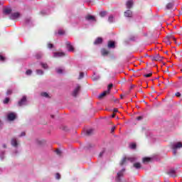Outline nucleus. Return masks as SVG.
I'll list each match as a JSON object with an SVG mask.
<instances>
[{
  "label": "nucleus",
  "instance_id": "nucleus-1",
  "mask_svg": "<svg viewBox=\"0 0 182 182\" xmlns=\"http://www.w3.org/2000/svg\"><path fill=\"white\" fill-rule=\"evenodd\" d=\"M137 160V158L133 156V157H124L122 160L120 161L119 164L120 166H127L129 164V163H134V161H136Z\"/></svg>",
  "mask_w": 182,
  "mask_h": 182
},
{
  "label": "nucleus",
  "instance_id": "nucleus-2",
  "mask_svg": "<svg viewBox=\"0 0 182 182\" xmlns=\"http://www.w3.org/2000/svg\"><path fill=\"white\" fill-rule=\"evenodd\" d=\"M171 149L173 151V154H177V150H180V149H182V142L178 141L173 143L171 145Z\"/></svg>",
  "mask_w": 182,
  "mask_h": 182
},
{
  "label": "nucleus",
  "instance_id": "nucleus-3",
  "mask_svg": "<svg viewBox=\"0 0 182 182\" xmlns=\"http://www.w3.org/2000/svg\"><path fill=\"white\" fill-rule=\"evenodd\" d=\"M11 144L14 149H18L20 145L19 139H17L16 137L11 138Z\"/></svg>",
  "mask_w": 182,
  "mask_h": 182
},
{
  "label": "nucleus",
  "instance_id": "nucleus-4",
  "mask_svg": "<svg viewBox=\"0 0 182 182\" xmlns=\"http://www.w3.org/2000/svg\"><path fill=\"white\" fill-rule=\"evenodd\" d=\"M166 174L169 176V177H177V169L173 168H169L166 171Z\"/></svg>",
  "mask_w": 182,
  "mask_h": 182
},
{
  "label": "nucleus",
  "instance_id": "nucleus-5",
  "mask_svg": "<svg viewBox=\"0 0 182 182\" xmlns=\"http://www.w3.org/2000/svg\"><path fill=\"white\" fill-rule=\"evenodd\" d=\"M125 171H126V169L123 168L122 170H121L120 171H119L117 173V176L115 178V181H117V182L122 181V178L123 177V174Z\"/></svg>",
  "mask_w": 182,
  "mask_h": 182
},
{
  "label": "nucleus",
  "instance_id": "nucleus-6",
  "mask_svg": "<svg viewBox=\"0 0 182 182\" xmlns=\"http://www.w3.org/2000/svg\"><path fill=\"white\" fill-rule=\"evenodd\" d=\"M16 119V113L15 112H9L7 114V119L9 122H14Z\"/></svg>",
  "mask_w": 182,
  "mask_h": 182
},
{
  "label": "nucleus",
  "instance_id": "nucleus-7",
  "mask_svg": "<svg viewBox=\"0 0 182 182\" xmlns=\"http://www.w3.org/2000/svg\"><path fill=\"white\" fill-rule=\"evenodd\" d=\"M65 45L68 52H75V48L73 47V46H72V43H70V42L67 41L65 43Z\"/></svg>",
  "mask_w": 182,
  "mask_h": 182
},
{
  "label": "nucleus",
  "instance_id": "nucleus-8",
  "mask_svg": "<svg viewBox=\"0 0 182 182\" xmlns=\"http://www.w3.org/2000/svg\"><path fill=\"white\" fill-rule=\"evenodd\" d=\"M66 56L64 52H55L53 53V58H63Z\"/></svg>",
  "mask_w": 182,
  "mask_h": 182
},
{
  "label": "nucleus",
  "instance_id": "nucleus-9",
  "mask_svg": "<svg viewBox=\"0 0 182 182\" xmlns=\"http://www.w3.org/2000/svg\"><path fill=\"white\" fill-rule=\"evenodd\" d=\"M18 106H26V96H23L18 103Z\"/></svg>",
  "mask_w": 182,
  "mask_h": 182
},
{
  "label": "nucleus",
  "instance_id": "nucleus-10",
  "mask_svg": "<svg viewBox=\"0 0 182 182\" xmlns=\"http://www.w3.org/2000/svg\"><path fill=\"white\" fill-rule=\"evenodd\" d=\"M80 90V85H77L76 87L74 89V90L73 92V96L74 97H76V96H77V95H79Z\"/></svg>",
  "mask_w": 182,
  "mask_h": 182
},
{
  "label": "nucleus",
  "instance_id": "nucleus-11",
  "mask_svg": "<svg viewBox=\"0 0 182 182\" xmlns=\"http://www.w3.org/2000/svg\"><path fill=\"white\" fill-rule=\"evenodd\" d=\"M21 16V14L18 12L13 13L10 15L9 18L12 20L18 19Z\"/></svg>",
  "mask_w": 182,
  "mask_h": 182
},
{
  "label": "nucleus",
  "instance_id": "nucleus-12",
  "mask_svg": "<svg viewBox=\"0 0 182 182\" xmlns=\"http://www.w3.org/2000/svg\"><path fill=\"white\" fill-rule=\"evenodd\" d=\"M12 9H11V7H6L3 9V14H4V15H10Z\"/></svg>",
  "mask_w": 182,
  "mask_h": 182
},
{
  "label": "nucleus",
  "instance_id": "nucleus-13",
  "mask_svg": "<svg viewBox=\"0 0 182 182\" xmlns=\"http://www.w3.org/2000/svg\"><path fill=\"white\" fill-rule=\"evenodd\" d=\"M124 15L126 18H132L133 17V12L130 10H127Z\"/></svg>",
  "mask_w": 182,
  "mask_h": 182
},
{
  "label": "nucleus",
  "instance_id": "nucleus-14",
  "mask_svg": "<svg viewBox=\"0 0 182 182\" xmlns=\"http://www.w3.org/2000/svg\"><path fill=\"white\" fill-rule=\"evenodd\" d=\"M85 19L86 21H89L90 22H96V18L92 15H87L85 17Z\"/></svg>",
  "mask_w": 182,
  "mask_h": 182
},
{
  "label": "nucleus",
  "instance_id": "nucleus-15",
  "mask_svg": "<svg viewBox=\"0 0 182 182\" xmlns=\"http://www.w3.org/2000/svg\"><path fill=\"white\" fill-rule=\"evenodd\" d=\"M151 60L155 61L161 60V57L159 54H156V55L151 56Z\"/></svg>",
  "mask_w": 182,
  "mask_h": 182
},
{
  "label": "nucleus",
  "instance_id": "nucleus-16",
  "mask_svg": "<svg viewBox=\"0 0 182 182\" xmlns=\"http://www.w3.org/2000/svg\"><path fill=\"white\" fill-rule=\"evenodd\" d=\"M126 6L127 9H132V7L133 6V0L127 1L126 3Z\"/></svg>",
  "mask_w": 182,
  "mask_h": 182
},
{
  "label": "nucleus",
  "instance_id": "nucleus-17",
  "mask_svg": "<svg viewBox=\"0 0 182 182\" xmlns=\"http://www.w3.org/2000/svg\"><path fill=\"white\" fill-rule=\"evenodd\" d=\"M41 97H46V99H50V94L46 92H43L41 93Z\"/></svg>",
  "mask_w": 182,
  "mask_h": 182
},
{
  "label": "nucleus",
  "instance_id": "nucleus-18",
  "mask_svg": "<svg viewBox=\"0 0 182 182\" xmlns=\"http://www.w3.org/2000/svg\"><path fill=\"white\" fill-rule=\"evenodd\" d=\"M109 93H110L109 92V90H107L106 91H104L102 93L100 94L98 97H99V99H102V98L105 97V96H106V95H109Z\"/></svg>",
  "mask_w": 182,
  "mask_h": 182
},
{
  "label": "nucleus",
  "instance_id": "nucleus-19",
  "mask_svg": "<svg viewBox=\"0 0 182 182\" xmlns=\"http://www.w3.org/2000/svg\"><path fill=\"white\" fill-rule=\"evenodd\" d=\"M152 159L150 157H144L142 159V161L144 164H147V163H150Z\"/></svg>",
  "mask_w": 182,
  "mask_h": 182
},
{
  "label": "nucleus",
  "instance_id": "nucleus-20",
  "mask_svg": "<svg viewBox=\"0 0 182 182\" xmlns=\"http://www.w3.org/2000/svg\"><path fill=\"white\" fill-rule=\"evenodd\" d=\"M102 42H103V39H102V38L99 37L95 41L94 45H100V43H102Z\"/></svg>",
  "mask_w": 182,
  "mask_h": 182
},
{
  "label": "nucleus",
  "instance_id": "nucleus-21",
  "mask_svg": "<svg viewBox=\"0 0 182 182\" xmlns=\"http://www.w3.org/2000/svg\"><path fill=\"white\" fill-rule=\"evenodd\" d=\"M92 79L94 82H96V80H99V79H100V75H96V73H94Z\"/></svg>",
  "mask_w": 182,
  "mask_h": 182
},
{
  "label": "nucleus",
  "instance_id": "nucleus-22",
  "mask_svg": "<svg viewBox=\"0 0 182 182\" xmlns=\"http://www.w3.org/2000/svg\"><path fill=\"white\" fill-rule=\"evenodd\" d=\"M108 48L109 49H114V48H115L114 41L108 42Z\"/></svg>",
  "mask_w": 182,
  "mask_h": 182
},
{
  "label": "nucleus",
  "instance_id": "nucleus-23",
  "mask_svg": "<svg viewBox=\"0 0 182 182\" xmlns=\"http://www.w3.org/2000/svg\"><path fill=\"white\" fill-rule=\"evenodd\" d=\"M101 53L102 55V56H107V55H109V51L105 48L101 50Z\"/></svg>",
  "mask_w": 182,
  "mask_h": 182
},
{
  "label": "nucleus",
  "instance_id": "nucleus-24",
  "mask_svg": "<svg viewBox=\"0 0 182 182\" xmlns=\"http://www.w3.org/2000/svg\"><path fill=\"white\" fill-rule=\"evenodd\" d=\"M25 23L27 26H32V21H31V18H28L26 19Z\"/></svg>",
  "mask_w": 182,
  "mask_h": 182
},
{
  "label": "nucleus",
  "instance_id": "nucleus-25",
  "mask_svg": "<svg viewBox=\"0 0 182 182\" xmlns=\"http://www.w3.org/2000/svg\"><path fill=\"white\" fill-rule=\"evenodd\" d=\"M56 73H58V75H62V73H63L65 69H63V68H56Z\"/></svg>",
  "mask_w": 182,
  "mask_h": 182
},
{
  "label": "nucleus",
  "instance_id": "nucleus-26",
  "mask_svg": "<svg viewBox=\"0 0 182 182\" xmlns=\"http://www.w3.org/2000/svg\"><path fill=\"white\" fill-rule=\"evenodd\" d=\"M41 66L43 68V69H48L49 66H48V64L46 63H41Z\"/></svg>",
  "mask_w": 182,
  "mask_h": 182
},
{
  "label": "nucleus",
  "instance_id": "nucleus-27",
  "mask_svg": "<svg viewBox=\"0 0 182 182\" xmlns=\"http://www.w3.org/2000/svg\"><path fill=\"white\" fill-rule=\"evenodd\" d=\"M36 75H38L39 76H42L45 73L42 70H39V69L36 70Z\"/></svg>",
  "mask_w": 182,
  "mask_h": 182
},
{
  "label": "nucleus",
  "instance_id": "nucleus-28",
  "mask_svg": "<svg viewBox=\"0 0 182 182\" xmlns=\"http://www.w3.org/2000/svg\"><path fill=\"white\" fill-rule=\"evenodd\" d=\"M0 159L4 160L5 159V151H1L0 152Z\"/></svg>",
  "mask_w": 182,
  "mask_h": 182
},
{
  "label": "nucleus",
  "instance_id": "nucleus-29",
  "mask_svg": "<svg viewBox=\"0 0 182 182\" xmlns=\"http://www.w3.org/2000/svg\"><path fill=\"white\" fill-rule=\"evenodd\" d=\"M43 57V53H38L36 55V58L37 59H41V58Z\"/></svg>",
  "mask_w": 182,
  "mask_h": 182
},
{
  "label": "nucleus",
  "instance_id": "nucleus-30",
  "mask_svg": "<svg viewBox=\"0 0 182 182\" xmlns=\"http://www.w3.org/2000/svg\"><path fill=\"white\" fill-rule=\"evenodd\" d=\"M18 154H19V151L18 149H16L12 152L13 157H16Z\"/></svg>",
  "mask_w": 182,
  "mask_h": 182
},
{
  "label": "nucleus",
  "instance_id": "nucleus-31",
  "mask_svg": "<svg viewBox=\"0 0 182 182\" xmlns=\"http://www.w3.org/2000/svg\"><path fill=\"white\" fill-rule=\"evenodd\" d=\"M134 167L135 168H141V164H140V163H135L134 164Z\"/></svg>",
  "mask_w": 182,
  "mask_h": 182
},
{
  "label": "nucleus",
  "instance_id": "nucleus-32",
  "mask_svg": "<svg viewBox=\"0 0 182 182\" xmlns=\"http://www.w3.org/2000/svg\"><path fill=\"white\" fill-rule=\"evenodd\" d=\"M114 18L113 17V16H109L108 18V21L112 23L114 22Z\"/></svg>",
  "mask_w": 182,
  "mask_h": 182
},
{
  "label": "nucleus",
  "instance_id": "nucleus-33",
  "mask_svg": "<svg viewBox=\"0 0 182 182\" xmlns=\"http://www.w3.org/2000/svg\"><path fill=\"white\" fill-rule=\"evenodd\" d=\"M173 3H168L167 5H166V9H171L173 8Z\"/></svg>",
  "mask_w": 182,
  "mask_h": 182
},
{
  "label": "nucleus",
  "instance_id": "nucleus-34",
  "mask_svg": "<svg viewBox=\"0 0 182 182\" xmlns=\"http://www.w3.org/2000/svg\"><path fill=\"white\" fill-rule=\"evenodd\" d=\"M107 13L106 12V11H101L100 13V16H101V18H104V16H106V14H107Z\"/></svg>",
  "mask_w": 182,
  "mask_h": 182
},
{
  "label": "nucleus",
  "instance_id": "nucleus-35",
  "mask_svg": "<svg viewBox=\"0 0 182 182\" xmlns=\"http://www.w3.org/2000/svg\"><path fill=\"white\" fill-rule=\"evenodd\" d=\"M26 75L27 76H31V75H32V70H27L26 71Z\"/></svg>",
  "mask_w": 182,
  "mask_h": 182
},
{
  "label": "nucleus",
  "instance_id": "nucleus-36",
  "mask_svg": "<svg viewBox=\"0 0 182 182\" xmlns=\"http://www.w3.org/2000/svg\"><path fill=\"white\" fill-rule=\"evenodd\" d=\"M36 144H38V145L41 146V144H43V141L37 139V140L36 141Z\"/></svg>",
  "mask_w": 182,
  "mask_h": 182
},
{
  "label": "nucleus",
  "instance_id": "nucleus-37",
  "mask_svg": "<svg viewBox=\"0 0 182 182\" xmlns=\"http://www.w3.org/2000/svg\"><path fill=\"white\" fill-rule=\"evenodd\" d=\"M92 133H93V129H90L87 130V134H88V136H90Z\"/></svg>",
  "mask_w": 182,
  "mask_h": 182
},
{
  "label": "nucleus",
  "instance_id": "nucleus-38",
  "mask_svg": "<svg viewBox=\"0 0 182 182\" xmlns=\"http://www.w3.org/2000/svg\"><path fill=\"white\" fill-rule=\"evenodd\" d=\"M129 147H130V149H136V144H134V143L130 144Z\"/></svg>",
  "mask_w": 182,
  "mask_h": 182
},
{
  "label": "nucleus",
  "instance_id": "nucleus-39",
  "mask_svg": "<svg viewBox=\"0 0 182 182\" xmlns=\"http://www.w3.org/2000/svg\"><path fill=\"white\" fill-rule=\"evenodd\" d=\"M8 103H9V98L6 97V99H4V105H8Z\"/></svg>",
  "mask_w": 182,
  "mask_h": 182
},
{
  "label": "nucleus",
  "instance_id": "nucleus-40",
  "mask_svg": "<svg viewBox=\"0 0 182 182\" xmlns=\"http://www.w3.org/2000/svg\"><path fill=\"white\" fill-rule=\"evenodd\" d=\"M85 77V73H80L78 79H83Z\"/></svg>",
  "mask_w": 182,
  "mask_h": 182
},
{
  "label": "nucleus",
  "instance_id": "nucleus-41",
  "mask_svg": "<svg viewBox=\"0 0 182 182\" xmlns=\"http://www.w3.org/2000/svg\"><path fill=\"white\" fill-rule=\"evenodd\" d=\"M58 35H65V31L63 30H58Z\"/></svg>",
  "mask_w": 182,
  "mask_h": 182
},
{
  "label": "nucleus",
  "instance_id": "nucleus-42",
  "mask_svg": "<svg viewBox=\"0 0 182 182\" xmlns=\"http://www.w3.org/2000/svg\"><path fill=\"white\" fill-rule=\"evenodd\" d=\"M6 59L5 57L0 55V62H5Z\"/></svg>",
  "mask_w": 182,
  "mask_h": 182
},
{
  "label": "nucleus",
  "instance_id": "nucleus-43",
  "mask_svg": "<svg viewBox=\"0 0 182 182\" xmlns=\"http://www.w3.org/2000/svg\"><path fill=\"white\" fill-rule=\"evenodd\" d=\"M41 15H48V12H46V10H42L41 11Z\"/></svg>",
  "mask_w": 182,
  "mask_h": 182
},
{
  "label": "nucleus",
  "instance_id": "nucleus-44",
  "mask_svg": "<svg viewBox=\"0 0 182 182\" xmlns=\"http://www.w3.org/2000/svg\"><path fill=\"white\" fill-rule=\"evenodd\" d=\"M112 87H113V84H109L108 85V88H107V90H109V93H110V89H112Z\"/></svg>",
  "mask_w": 182,
  "mask_h": 182
},
{
  "label": "nucleus",
  "instance_id": "nucleus-45",
  "mask_svg": "<svg viewBox=\"0 0 182 182\" xmlns=\"http://www.w3.org/2000/svg\"><path fill=\"white\" fill-rule=\"evenodd\" d=\"M55 153L58 155V156H60V154H62V151L60 150V149H57L55 151Z\"/></svg>",
  "mask_w": 182,
  "mask_h": 182
},
{
  "label": "nucleus",
  "instance_id": "nucleus-46",
  "mask_svg": "<svg viewBox=\"0 0 182 182\" xmlns=\"http://www.w3.org/2000/svg\"><path fill=\"white\" fill-rule=\"evenodd\" d=\"M48 49H52V48H53V44H52V43H48Z\"/></svg>",
  "mask_w": 182,
  "mask_h": 182
},
{
  "label": "nucleus",
  "instance_id": "nucleus-47",
  "mask_svg": "<svg viewBox=\"0 0 182 182\" xmlns=\"http://www.w3.org/2000/svg\"><path fill=\"white\" fill-rule=\"evenodd\" d=\"M26 133H25V132H21V134L18 136V137H23V136H26Z\"/></svg>",
  "mask_w": 182,
  "mask_h": 182
},
{
  "label": "nucleus",
  "instance_id": "nucleus-48",
  "mask_svg": "<svg viewBox=\"0 0 182 182\" xmlns=\"http://www.w3.org/2000/svg\"><path fill=\"white\" fill-rule=\"evenodd\" d=\"M152 73H148V74H145L144 76V77H150V76H151Z\"/></svg>",
  "mask_w": 182,
  "mask_h": 182
},
{
  "label": "nucleus",
  "instance_id": "nucleus-49",
  "mask_svg": "<svg viewBox=\"0 0 182 182\" xmlns=\"http://www.w3.org/2000/svg\"><path fill=\"white\" fill-rule=\"evenodd\" d=\"M55 178H56L57 180H60V174L56 173V174H55Z\"/></svg>",
  "mask_w": 182,
  "mask_h": 182
},
{
  "label": "nucleus",
  "instance_id": "nucleus-50",
  "mask_svg": "<svg viewBox=\"0 0 182 182\" xmlns=\"http://www.w3.org/2000/svg\"><path fill=\"white\" fill-rule=\"evenodd\" d=\"M6 95H12V90H8L6 92Z\"/></svg>",
  "mask_w": 182,
  "mask_h": 182
},
{
  "label": "nucleus",
  "instance_id": "nucleus-51",
  "mask_svg": "<svg viewBox=\"0 0 182 182\" xmlns=\"http://www.w3.org/2000/svg\"><path fill=\"white\" fill-rule=\"evenodd\" d=\"M104 154H105V150H103L102 151H101V152L100 153L99 157H102Z\"/></svg>",
  "mask_w": 182,
  "mask_h": 182
},
{
  "label": "nucleus",
  "instance_id": "nucleus-52",
  "mask_svg": "<svg viewBox=\"0 0 182 182\" xmlns=\"http://www.w3.org/2000/svg\"><path fill=\"white\" fill-rule=\"evenodd\" d=\"M175 95L177 97H180V96H181V93L180 92H176Z\"/></svg>",
  "mask_w": 182,
  "mask_h": 182
},
{
  "label": "nucleus",
  "instance_id": "nucleus-53",
  "mask_svg": "<svg viewBox=\"0 0 182 182\" xmlns=\"http://www.w3.org/2000/svg\"><path fill=\"white\" fill-rule=\"evenodd\" d=\"M2 147H3V149H6V147H7L6 144H3Z\"/></svg>",
  "mask_w": 182,
  "mask_h": 182
},
{
  "label": "nucleus",
  "instance_id": "nucleus-54",
  "mask_svg": "<svg viewBox=\"0 0 182 182\" xmlns=\"http://www.w3.org/2000/svg\"><path fill=\"white\" fill-rule=\"evenodd\" d=\"M143 119V117L140 116L136 118V120H141Z\"/></svg>",
  "mask_w": 182,
  "mask_h": 182
},
{
  "label": "nucleus",
  "instance_id": "nucleus-55",
  "mask_svg": "<svg viewBox=\"0 0 182 182\" xmlns=\"http://www.w3.org/2000/svg\"><path fill=\"white\" fill-rule=\"evenodd\" d=\"M170 39H173V41H176V38H174V36H170Z\"/></svg>",
  "mask_w": 182,
  "mask_h": 182
},
{
  "label": "nucleus",
  "instance_id": "nucleus-56",
  "mask_svg": "<svg viewBox=\"0 0 182 182\" xmlns=\"http://www.w3.org/2000/svg\"><path fill=\"white\" fill-rule=\"evenodd\" d=\"M116 129L115 127H113L112 128V129H111L112 133H113V132H114V129Z\"/></svg>",
  "mask_w": 182,
  "mask_h": 182
},
{
  "label": "nucleus",
  "instance_id": "nucleus-57",
  "mask_svg": "<svg viewBox=\"0 0 182 182\" xmlns=\"http://www.w3.org/2000/svg\"><path fill=\"white\" fill-rule=\"evenodd\" d=\"M117 112H119V111L117 110V109L114 108V113H117Z\"/></svg>",
  "mask_w": 182,
  "mask_h": 182
},
{
  "label": "nucleus",
  "instance_id": "nucleus-58",
  "mask_svg": "<svg viewBox=\"0 0 182 182\" xmlns=\"http://www.w3.org/2000/svg\"><path fill=\"white\" fill-rule=\"evenodd\" d=\"M166 43H167V45H170L171 43H170L169 41H166Z\"/></svg>",
  "mask_w": 182,
  "mask_h": 182
},
{
  "label": "nucleus",
  "instance_id": "nucleus-59",
  "mask_svg": "<svg viewBox=\"0 0 182 182\" xmlns=\"http://www.w3.org/2000/svg\"><path fill=\"white\" fill-rule=\"evenodd\" d=\"M2 172H3L2 168H0V174H2Z\"/></svg>",
  "mask_w": 182,
  "mask_h": 182
},
{
  "label": "nucleus",
  "instance_id": "nucleus-60",
  "mask_svg": "<svg viewBox=\"0 0 182 182\" xmlns=\"http://www.w3.org/2000/svg\"><path fill=\"white\" fill-rule=\"evenodd\" d=\"M121 99H123V97H122V95H121Z\"/></svg>",
  "mask_w": 182,
  "mask_h": 182
},
{
  "label": "nucleus",
  "instance_id": "nucleus-61",
  "mask_svg": "<svg viewBox=\"0 0 182 182\" xmlns=\"http://www.w3.org/2000/svg\"><path fill=\"white\" fill-rule=\"evenodd\" d=\"M112 117H114V114H112Z\"/></svg>",
  "mask_w": 182,
  "mask_h": 182
},
{
  "label": "nucleus",
  "instance_id": "nucleus-62",
  "mask_svg": "<svg viewBox=\"0 0 182 182\" xmlns=\"http://www.w3.org/2000/svg\"><path fill=\"white\" fill-rule=\"evenodd\" d=\"M51 117L53 119V115H51Z\"/></svg>",
  "mask_w": 182,
  "mask_h": 182
}]
</instances>
